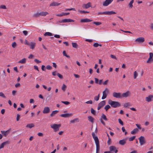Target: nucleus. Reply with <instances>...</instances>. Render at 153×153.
I'll use <instances>...</instances> for the list:
<instances>
[{"label":"nucleus","mask_w":153,"mask_h":153,"mask_svg":"<svg viewBox=\"0 0 153 153\" xmlns=\"http://www.w3.org/2000/svg\"><path fill=\"white\" fill-rule=\"evenodd\" d=\"M92 135L95 141L96 146V153H99L100 151V144L98 138L97 136H96L94 132H93L92 133Z\"/></svg>","instance_id":"1"},{"label":"nucleus","mask_w":153,"mask_h":153,"mask_svg":"<svg viewBox=\"0 0 153 153\" xmlns=\"http://www.w3.org/2000/svg\"><path fill=\"white\" fill-rule=\"evenodd\" d=\"M108 103L112 107L114 108L119 107L121 106L119 102L113 101L111 100H109Z\"/></svg>","instance_id":"2"},{"label":"nucleus","mask_w":153,"mask_h":153,"mask_svg":"<svg viewBox=\"0 0 153 153\" xmlns=\"http://www.w3.org/2000/svg\"><path fill=\"white\" fill-rule=\"evenodd\" d=\"M25 45L29 46L30 48L32 50L34 48L36 45V43L35 42H31L30 43L27 40H25Z\"/></svg>","instance_id":"3"},{"label":"nucleus","mask_w":153,"mask_h":153,"mask_svg":"<svg viewBox=\"0 0 153 153\" xmlns=\"http://www.w3.org/2000/svg\"><path fill=\"white\" fill-rule=\"evenodd\" d=\"M61 125L60 124H53L51 125V127L53 129L54 131L56 132L59 130Z\"/></svg>","instance_id":"4"},{"label":"nucleus","mask_w":153,"mask_h":153,"mask_svg":"<svg viewBox=\"0 0 153 153\" xmlns=\"http://www.w3.org/2000/svg\"><path fill=\"white\" fill-rule=\"evenodd\" d=\"M109 93V90L107 88H106L102 92V99H104L107 97V95Z\"/></svg>","instance_id":"5"},{"label":"nucleus","mask_w":153,"mask_h":153,"mask_svg":"<svg viewBox=\"0 0 153 153\" xmlns=\"http://www.w3.org/2000/svg\"><path fill=\"white\" fill-rule=\"evenodd\" d=\"M139 140L140 145L142 146L146 143L145 138L143 136H140L139 138Z\"/></svg>","instance_id":"6"},{"label":"nucleus","mask_w":153,"mask_h":153,"mask_svg":"<svg viewBox=\"0 0 153 153\" xmlns=\"http://www.w3.org/2000/svg\"><path fill=\"white\" fill-rule=\"evenodd\" d=\"M145 41V39L143 37H139L135 40V41L136 42H137L138 43H142L143 42Z\"/></svg>","instance_id":"7"},{"label":"nucleus","mask_w":153,"mask_h":153,"mask_svg":"<svg viewBox=\"0 0 153 153\" xmlns=\"http://www.w3.org/2000/svg\"><path fill=\"white\" fill-rule=\"evenodd\" d=\"M11 131V129L10 128L9 130L6 131H1V132L2 134H3L4 136L6 137L7 136V135H8L9 134H10Z\"/></svg>","instance_id":"8"},{"label":"nucleus","mask_w":153,"mask_h":153,"mask_svg":"<svg viewBox=\"0 0 153 153\" xmlns=\"http://www.w3.org/2000/svg\"><path fill=\"white\" fill-rule=\"evenodd\" d=\"M109 149L111 152H114V153H117L118 152V150L116 149V147L113 146L109 147Z\"/></svg>","instance_id":"9"},{"label":"nucleus","mask_w":153,"mask_h":153,"mask_svg":"<svg viewBox=\"0 0 153 153\" xmlns=\"http://www.w3.org/2000/svg\"><path fill=\"white\" fill-rule=\"evenodd\" d=\"M113 0H105L103 3L102 5L104 6H107L110 4Z\"/></svg>","instance_id":"10"},{"label":"nucleus","mask_w":153,"mask_h":153,"mask_svg":"<svg viewBox=\"0 0 153 153\" xmlns=\"http://www.w3.org/2000/svg\"><path fill=\"white\" fill-rule=\"evenodd\" d=\"M113 96L114 97L117 98H120L122 97L121 94L120 93H117L114 92L113 93Z\"/></svg>","instance_id":"11"},{"label":"nucleus","mask_w":153,"mask_h":153,"mask_svg":"<svg viewBox=\"0 0 153 153\" xmlns=\"http://www.w3.org/2000/svg\"><path fill=\"white\" fill-rule=\"evenodd\" d=\"M73 114L72 113H67L61 114L60 116L64 118H68L72 116Z\"/></svg>","instance_id":"12"},{"label":"nucleus","mask_w":153,"mask_h":153,"mask_svg":"<svg viewBox=\"0 0 153 153\" xmlns=\"http://www.w3.org/2000/svg\"><path fill=\"white\" fill-rule=\"evenodd\" d=\"M91 6V2H88L86 4H84L82 7L84 9H88Z\"/></svg>","instance_id":"13"},{"label":"nucleus","mask_w":153,"mask_h":153,"mask_svg":"<svg viewBox=\"0 0 153 153\" xmlns=\"http://www.w3.org/2000/svg\"><path fill=\"white\" fill-rule=\"evenodd\" d=\"M146 100L148 102L153 100V95H150L146 97Z\"/></svg>","instance_id":"14"},{"label":"nucleus","mask_w":153,"mask_h":153,"mask_svg":"<svg viewBox=\"0 0 153 153\" xmlns=\"http://www.w3.org/2000/svg\"><path fill=\"white\" fill-rule=\"evenodd\" d=\"M127 139L128 138H126L125 139L120 140L119 141V144L122 146L124 145L126 143V141Z\"/></svg>","instance_id":"15"},{"label":"nucleus","mask_w":153,"mask_h":153,"mask_svg":"<svg viewBox=\"0 0 153 153\" xmlns=\"http://www.w3.org/2000/svg\"><path fill=\"white\" fill-rule=\"evenodd\" d=\"M10 143V142L9 141H7L2 143L0 145V149L4 148V146L7 144H9Z\"/></svg>","instance_id":"16"},{"label":"nucleus","mask_w":153,"mask_h":153,"mask_svg":"<svg viewBox=\"0 0 153 153\" xmlns=\"http://www.w3.org/2000/svg\"><path fill=\"white\" fill-rule=\"evenodd\" d=\"M50 112V109L49 107H46L44 108L43 111V113L44 114L48 113Z\"/></svg>","instance_id":"17"},{"label":"nucleus","mask_w":153,"mask_h":153,"mask_svg":"<svg viewBox=\"0 0 153 153\" xmlns=\"http://www.w3.org/2000/svg\"><path fill=\"white\" fill-rule=\"evenodd\" d=\"M130 94V92L129 91H128L125 93H123L122 94V97H126L129 96Z\"/></svg>","instance_id":"18"},{"label":"nucleus","mask_w":153,"mask_h":153,"mask_svg":"<svg viewBox=\"0 0 153 153\" xmlns=\"http://www.w3.org/2000/svg\"><path fill=\"white\" fill-rule=\"evenodd\" d=\"M92 21V20H91L88 19H84L80 20V22L81 23L88 22H91Z\"/></svg>","instance_id":"19"},{"label":"nucleus","mask_w":153,"mask_h":153,"mask_svg":"<svg viewBox=\"0 0 153 153\" xmlns=\"http://www.w3.org/2000/svg\"><path fill=\"white\" fill-rule=\"evenodd\" d=\"M60 4V3L53 1L50 4V6H58Z\"/></svg>","instance_id":"20"},{"label":"nucleus","mask_w":153,"mask_h":153,"mask_svg":"<svg viewBox=\"0 0 153 153\" xmlns=\"http://www.w3.org/2000/svg\"><path fill=\"white\" fill-rule=\"evenodd\" d=\"M74 22V21L71 19H63L62 21V22H63V23L70 22Z\"/></svg>","instance_id":"21"},{"label":"nucleus","mask_w":153,"mask_h":153,"mask_svg":"<svg viewBox=\"0 0 153 153\" xmlns=\"http://www.w3.org/2000/svg\"><path fill=\"white\" fill-rule=\"evenodd\" d=\"M105 104V100H103L101 102L98 104V106H100L101 108Z\"/></svg>","instance_id":"22"},{"label":"nucleus","mask_w":153,"mask_h":153,"mask_svg":"<svg viewBox=\"0 0 153 153\" xmlns=\"http://www.w3.org/2000/svg\"><path fill=\"white\" fill-rule=\"evenodd\" d=\"M59 112V111L58 110H55L53 111L51 114H50V116L52 117L55 116L57 113Z\"/></svg>","instance_id":"23"},{"label":"nucleus","mask_w":153,"mask_h":153,"mask_svg":"<svg viewBox=\"0 0 153 153\" xmlns=\"http://www.w3.org/2000/svg\"><path fill=\"white\" fill-rule=\"evenodd\" d=\"M40 16H45L46 15H48L49 14L46 11L45 12H43L42 11L40 12Z\"/></svg>","instance_id":"24"},{"label":"nucleus","mask_w":153,"mask_h":153,"mask_svg":"<svg viewBox=\"0 0 153 153\" xmlns=\"http://www.w3.org/2000/svg\"><path fill=\"white\" fill-rule=\"evenodd\" d=\"M138 131V129L137 128H135L131 131V133L132 134H135Z\"/></svg>","instance_id":"25"},{"label":"nucleus","mask_w":153,"mask_h":153,"mask_svg":"<svg viewBox=\"0 0 153 153\" xmlns=\"http://www.w3.org/2000/svg\"><path fill=\"white\" fill-rule=\"evenodd\" d=\"M106 15H110L115 14H116V13L115 12L111 11H106Z\"/></svg>","instance_id":"26"},{"label":"nucleus","mask_w":153,"mask_h":153,"mask_svg":"<svg viewBox=\"0 0 153 153\" xmlns=\"http://www.w3.org/2000/svg\"><path fill=\"white\" fill-rule=\"evenodd\" d=\"M88 119L89 121L92 123L94 122V118L91 116H88Z\"/></svg>","instance_id":"27"},{"label":"nucleus","mask_w":153,"mask_h":153,"mask_svg":"<svg viewBox=\"0 0 153 153\" xmlns=\"http://www.w3.org/2000/svg\"><path fill=\"white\" fill-rule=\"evenodd\" d=\"M26 59L25 58H24L18 62V63L21 64H25L26 62Z\"/></svg>","instance_id":"28"},{"label":"nucleus","mask_w":153,"mask_h":153,"mask_svg":"<svg viewBox=\"0 0 153 153\" xmlns=\"http://www.w3.org/2000/svg\"><path fill=\"white\" fill-rule=\"evenodd\" d=\"M134 2V0H131L128 4L129 8H131L133 7V3Z\"/></svg>","instance_id":"29"},{"label":"nucleus","mask_w":153,"mask_h":153,"mask_svg":"<svg viewBox=\"0 0 153 153\" xmlns=\"http://www.w3.org/2000/svg\"><path fill=\"white\" fill-rule=\"evenodd\" d=\"M34 126V125L33 123L28 124L26 126V127L29 128H31Z\"/></svg>","instance_id":"30"},{"label":"nucleus","mask_w":153,"mask_h":153,"mask_svg":"<svg viewBox=\"0 0 153 153\" xmlns=\"http://www.w3.org/2000/svg\"><path fill=\"white\" fill-rule=\"evenodd\" d=\"M72 45L73 47L75 48H77L78 45L75 42H72Z\"/></svg>","instance_id":"31"},{"label":"nucleus","mask_w":153,"mask_h":153,"mask_svg":"<svg viewBox=\"0 0 153 153\" xmlns=\"http://www.w3.org/2000/svg\"><path fill=\"white\" fill-rule=\"evenodd\" d=\"M44 35L45 36H51L53 35V34L52 33L49 32H46L45 33Z\"/></svg>","instance_id":"32"},{"label":"nucleus","mask_w":153,"mask_h":153,"mask_svg":"<svg viewBox=\"0 0 153 153\" xmlns=\"http://www.w3.org/2000/svg\"><path fill=\"white\" fill-rule=\"evenodd\" d=\"M78 119L77 118H76L73 120H71L70 122L71 123H74L75 122H78Z\"/></svg>","instance_id":"33"},{"label":"nucleus","mask_w":153,"mask_h":153,"mask_svg":"<svg viewBox=\"0 0 153 153\" xmlns=\"http://www.w3.org/2000/svg\"><path fill=\"white\" fill-rule=\"evenodd\" d=\"M101 119H102L105 121H107L108 119L107 118L106 116L104 114H102L101 116Z\"/></svg>","instance_id":"34"},{"label":"nucleus","mask_w":153,"mask_h":153,"mask_svg":"<svg viewBox=\"0 0 153 153\" xmlns=\"http://www.w3.org/2000/svg\"><path fill=\"white\" fill-rule=\"evenodd\" d=\"M40 13H36L33 15V17H35V18L38 17L40 16Z\"/></svg>","instance_id":"35"},{"label":"nucleus","mask_w":153,"mask_h":153,"mask_svg":"<svg viewBox=\"0 0 153 153\" xmlns=\"http://www.w3.org/2000/svg\"><path fill=\"white\" fill-rule=\"evenodd\" d=\"M63 55L64 56H66L68 58H70V56H69V55H68L66 54L65 51H63Z\"/></svg>","instance_id":"36"},{"label":"nucleus","mask_w":153,"mask_h":153,"mask_svg":"<svg viewBox=\"0 0 153 153\" xmlns=\"http://www.w3.org/2000/svg\"><path fill=\"white\" fill-rule=\"evenodd\" d=\"M111 108L110 106L109 105H107L105 106L104 108L106 111Z\"/></svg>","instance_id":"37"},{"label":"nucleus","mask_w":153,"mask_h":153,"mask_svg":"<svg viewBox=\"0 0 153 153\" xmlns=\"http://www.w3.org/2000/svg\"><path fill=\"white\" fill-rule=\"evenodd\" d=\"M100 97V94H99L98 96H96L94 97V100L97 101L99 99Z\"/></svg>","instance_id":"38"},{"label":"nucleus","mask_w":153,"mask_h":153,"mask_svg":"<svg viewBox=\"0 0 153 153\" xmlns=\"http://www.w3.org/2000/svg\"><path fill=\"white\" fill-rule=\"evenodd\" d=\"M17 44L15 42H14L12 44V47L13 48H15L17 46Z\"/></svg>","instance_id":"39"},{"label":"nucleus","mask_w":153,"mask_h":153,"mask_svg":"<svg viewBox=\"0 0 153 153\" xmlns=\"http://www.w3.org/2000/svg\"><path fill=\"white\" fill-rule=\"evenodd\" d=\"M135 136H134L130 137L129 138V141H133L135 138Z\"/></svg>","instance_id":"40"},{"label":"nucleus","mask_w":153,"mask_h":153,"mask_svg":"<svg viewBox=\"0 0 153 153\" xmlns=\"http://www.w3.org/2000/svg\"><path fill=\"white\" fill-rule=\"evenodd\" d=\"M91 113L94 115H95L96 111L94 110L92 108H91Z\"/></svg>","instance_id":"41"},{"label":"nucleus","mask_w":153,"mask_h":153,"mask_svg":"<svg viewBox=\"0 0 153 153\" xmlns=\"http://www.w3.org/2000/svg\"><path fill=\"white\" fill-rule=\"evenodd\" d=\"M138 75V74L136 71H135L134 74V78L135 79Z\"/></svg>","instance_id":"42"},{"label":"nucleus","mask_w":153,"mask_h":153,"mask_svg":"<svg viewBox=\"0 0 153 153\" xmlns=\"http://www.w3.org/2000/svg\"><path fill=\"white\" fill-rule=\"evenodd\" d=\"M79 12L81 13H89L88 11H85L84 10H79Z\"/></svg>","instance_id":"43"},{"label":"nucleus","mask_w":153,"mask_h":153,"mask_svg":"<svg viewBox=\"0 0 153 153\" xmlns=\"http://www.w3.org/2000/svg\"><path fill=\"white\" fill-rule=\"evenodd\" d=\"M66 86L64 84H63L62 87V90H63V91H65L66 90Z\"/></svg>","instance_id":"44"},{"label":"nucleus","mask_w":153,"mask_h":153,"mask_svg":"<svg viewBox=\"0 0 153 153\" xmlns=\"http://www.w3.org/2000/svg\"><path fill=\"white\" fill-rule=\"evenodd\" d=\"M130 105V103L129 102H127L126 103L124 104V107L126 108L128 106H129Z\"/></svg>","instance_id":"45"},{"label":"nucleus","mask_w":153,"mask_h":153,"mask_svg":"<svg viewBox=\"0 0 153 153\" xmlns=\"http://www.w3.org/2000/svg\"><path fill=\"white\" fill-rule=\"evenodd\" d=\"M153 60V59H152L151 58H149L147 60V61L146 62L147 63H149L151 62Z\"/></svg>","instance_id":"46"},{"label":"nucleus","mask_w":153,"mask_h":153,"mask_svg":"<svg viewBox=\"0 0 153 153\" xmlns=\"http://www.w3.org/2000/svg\"><path fill=\"white\" fill-rule=\"evenodd\" d=\"M93 23L97 26L99 25L102 24V23L101 22H94Z\"/></svg>","instance_id":"47"},{"label":"nucleus","mask_w":153,"mask_h":153,"mask_svg":"<svg viewBox=\"0 0 153 153\" xmlns=\"http://www.w3.org/2000/svg\"><path fill=\"white\" fill-rule=\"evenodd\" d=\"M118 122L122 126H123V123L122 121L119 118L118 120Z\"/></svg>","instance_id":"48"},{"label":"nucleus","mask_w":153,"mask_h":153,"mask_svg":"<svg viewBox=\"0 0 153 153\" xmlns=\"http://www.w3.org/2000/svg\"><path fill=\"white\" fill-rule=\"evenodd\" d=\"M98 15H106V11H105L102 12H99L98 13Z\"/></svg>","instance_id":"49"},{"label":"nucleus","mask_w":153,"mask_h":153,"mask_svg":"<svg viewBox=\"0 0 153 153\" xmlns=\"http://www.w3.org/2000/svg\"><path fill=\"white\" fill-rule=\"evenodd\" d=\"M0 8L5 9H7V8L5 5H2L0 6Z\"/></svg>","instance_id":"50"},{"label":"nucleus","mask_w":153,"mask_h":153,"mask_svg":"<svg viewBox=\"0 0 153 153\" xmlns=\"http://www.w3.org/2000/svg\"><path fill=\"white\" fill-rule=\"evenodd\" d=\"M61 102L62 103H64V104H65L66 105H68L69 104H70V102L68 101H62Z\"/></svg>","instance_id":"51"},{"label":"nucleus","mask_w":153,"mask_h":153,"mask_svg":"<svg viewBox=\"0 0 153 153\" xmlns=\"http://www.w3.org/2000/svg\"><path fill=\"white\" fill-rule=\"evenodd\" d=\"M34 62H36L37 63H39L41 62V61H39V60L37 59H35Z\"/></svg>","instance_id":"52"},{"label":"nucleus","mask_w":153,"mask_h":153,"mask_svg":"<svg viewBox=\"0 0 153 153\" xmlns=\"http://www.w3.org/2000/svg\"><path fill=\"white\" fill-rule=\"evenodd\" d=\"M57 76L60 78V79H62L63 78V76H62L59 73H57Z\"/></svg>","instance_id":"53"},{"label":"nucleus","mask_w":153,"mask_h":153,"mask_svg":"<svg viewBox=\"0 0 153 153\" xmlns=\"http://www.w3.org/2000/svg\"><path fill=\"white\" fill-rule=\"evenodd\" d=\"M0 96L4 98H6V96L4 95V94L1 92H0Z\"/></svg>","instance_id":"54"},{"label":"nucleus","mask_w":153,"mask_h":153,"mask_svg":"<svg viewBox=\"0 0 153 153\" xmlns=\"http://www.w3.org/2000/svg\"><path fill=\"white\" fill-rule=\"evenodd\" d=\"M52 67L50 65H48L46 66V68L48 70H51L52 69Z\"/></svg>","instance_id":"55"},{"label":"nucleus","mask_w":153,"mask_h":153,"mask_svg":"<svg viewBox=\"0 0 153 153\" xmlns=\"http://www.w3.org/2000/svg\"><path fill=\"white\" fill-rule=\"evenodd\" d=\"M20 117V115L19 114H18L17 115V117H16V120L18 121L19 120V119Z\"/></svg>","instance_id":"56"},{"label":"nucleus","mask_w":153,"mask_h":153,"mask_svg":"<svg viewBox=\"0 0 153 153\" xmlns=\"http://www.w3.org/2000/svg\"><path fill=\"white\" fill-rule=\"evenodd\" d=\"M85 103L87 104H92V101L91 100H90L88 101H87L85 102Z\"/></svg>","instance_id":"57"},{"label":"nucleus","mask_w":153,"mask_h":153,"mask_svg":"<svg viewBox=\"0 0 153 153\" xmlns=\"http://www.w3.org/2000/svg\"><path fill=\"white\" fill-rule=\"evenodd\" d=\"M99 44L97 43H95L93 45V46L96 48L98 47L99 46Z\"/></svg>","instance_id":"58"},{"label":"nucleus","mask_w":153,"mask_h":153,"mask_svg":"<svg viewBox=\"0 0 153 153\" xmlns=\"http://www.w3.org/2000/svg\"><path fill=\"white\" fill-rule=\"evenodd\" d=\"M108 80L107 79V80H106V81H105L103 83V84L104 85H107V83L108 82Z\"/></svg>","instance_id":"59"},{"label":"nucleus","mask_w":153,"mask_h":153,"mask_svg":"<svg viewBox=\"0 0 153 153\" xmlns=\"http://www.w3.org/2000/svg\"><path fill=\"white\" fill-rule=\"evenodd\" d=\"M23 33L25 36H26L28 33V32L26 30H24L23 31Z\"/></svg>","instance_id":"60"},{"label":"nucleus","mask_w":153,"mask_h":153,"mask_svg":"<svg viewBox=\"0 0 153 153\" xmlns=\"http://www.w3.org/2000/svg\"><path fill=\"white\" fill-rule=\"evenodd\" d=\"M17 93V91L13 90L12 92V94L13 96H15Z\"/></svg>","instance_id":"61"},{"label":"nucleus","mask_w":153,"mask_h":153,"mask_svg":"<svg viewBox=\"0 0 153 153\" xmlns=\"http://www.w3.org/2000/svg\"><path fill=\"white\" fill-rule=\"evenodd\" d=\"M54 37L56 38H59L60 37V36L59 35L55 34L54 35Z\"/></svg>","instance_id":"62"},{"label":"nucleus","mask_w":153,"mask_h":153,"mask_svg":"<svg viewBox=\"0 0 153 153\" xmlns=\"http://www.w3.org/2000/svg\"><path fill=\"white\" fill-rule=\"evenodd\" d=\"M136 126L138 128V129H141V127H140V125L138 124H136Z\"/></svg>","instance_id":"63"},{"label":"nucleus","mask_w":153,"mask_h":153,"mask_svg":"<svg viewBox=\"0 0 153 153\" xmlns=\"http://www.w3.org/2000/svg\"><path fill=\"white\" fill-rule=\"evenodd\" d=\"M20 85V84L19 83H17L15 85V87L16 88H17L18 87H19Z\"/></svg>","instance_id":"64"}]
</instances>
